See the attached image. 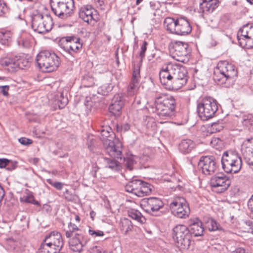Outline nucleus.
<instances>
[{
    "instance_id": "obj_1",
    "label": "nucleus",
    "mask_w": 253,
    "mask_h": 253,
    "mask_svg": "<svg viewBox=\"0 0 253 253\" xmlns=\"http://www.w3.org/2000/svg\"><path fill=\"white\" fill-rule=\"evenodd\" d=\"M159 76L161 84L169 90L180 89L186 84L188 80L186 68L177 64L169 63L164 66Z\"/></svg>"
},
{
    "instance_id": "obj_2",
    "label": "nucleus",
    "mask_w": 253,
    "mask_h": 253,
    "mask_svg": "<svg viewBox=\"0 0 253 253\" xmlns=\"http://www.w3.org/2000/svg\"><path fill=\"white\" fill-rule=\"evenodd\" d=\"M159 76L161 84L169 90L180 89L186 84L188 80L186 68L177 64L169 63L164 66Z\"/></svg>"
},
{
    "instance_id": "obj_3",
    "label": "nucleus",
    "mask_w": 253,
    "mask_h": 253,
    "mask_svg": "<svg viewBox=\"0 0 253 253\" xmlns=\"http://www.w3.org/2000/svg\"><path fill=\"white\" fill-rule=\"evenodd\" d=\"M238 76L237 68L226 60L219 61L213 70V79L218 84L230 87Z\"/></svg>"
},
{
    "instance_id": "obj_4",
    "label": "nucleus",
    "mask_w": 253,
    "mask_h": 253,
    "mask_svg": "<svg viewBox=\"0 0 253 253\" xmlns=\"http://www.w3.org/2000/svg\"><path fill=\"white\" fill-rule=\"evenodd\" d=\"M155 104L157 112L160 117L169 118L174 116L176 100L172 95L160 94L155 98Z\"/></svg>"
},
{
    "instance_id": "obj_5",
    "label": "nucleus",
    "mask_w": 253,
    "mask_h": 253,
    "mask_svg": "<svg viewBox=\"0 0 253 253\" xmlns=\"http://www.w3.org/2000/svg\"><path fill=\"white\" fill-rule=\"evenodd\" d=\"M164 25L167 31L178 35H186L192 31L189 22L184 17H179L176 19L167 17L165 19Z\"/></svg>"
},
{
    "instance_id": "obj_6",
    "label": "nucleus",
    "mask_w": 253,
    "mask_h": 253,
    "mask_svg": "<svg viewBox=\"0 0 253 253\" xmlns=\"http://www.w3.org/2000/svg\"><path fill=\"white\" fill-rule=\"evenodd\" d=\"M217 110V102L212 98L204 97L197 102V113L203 120H208L214 117Z\"/></svg>"
},
{
    "instance_id": "obj_7",
    "label": "nucleus",
    "mask_w": 253,
    "mask_h": 253,
    "mask_svg": "<svg viewBox=\"0 0 253 253\" xmlns=\"http://www.w3.org/2000/svg\"><path fill=\"white\" fill-rule=\"evenodd\" d=\"M170 55L175 60L182 63L189 61L191 49L188 44L180 41L171 42L169 45Z\"/></svg>"
},
{
    "instance_id": "obj_8",
    "label": "nucleus",
    "mask_w": 253,
    "mask_h": 253,
    "mask_svg": "<svg viewBox=\"0 0 253 253\" xmlns=\"http://www.w3.org/2000/svg\"><path fill=\"white\" fill-rule=\"evenodd\" d=\"M222 168L227 173H237L241 169L242 162L238 153L231 151L224 152L222 157Z\"/></svg>"
},
{
    "instance_id": "obj_9",
    "label": "nucleus",
    "mask_w": 253,
    "mask_h": 253,
    "mask_svg": "<svg viewBox=\"0 0 253 253\" xmlns=\"http://www.w3.org/2000/svg\"><path fill=\"white\" fill-rule=\"evenodd\" d=\"M50 6L54 14L59 17L70 16L75 9L74 0H50Z\"/></svg>"
},
{
    "instance_id": "obj_10",
    "label": "nucleus",
    "mask_w": 253,
    "mask_h": 253,
    "mask_svg": "<svg viewBox=\"0 0 253 253\" xmlns=\"http://www.w3.org/2000/svg\"><path fill=\"white\" fill-rule=\"evenodd\" d=\"M172 236L179 248L184 249L188 248L190 246V234L185 225H176L173 229Z\"/></svg>"
},
{
    "instance_id": "obj_11",
    "label": "nucleus",
    "mask_w": 253,
    "mask_h": 253,
    "mask_svg": "<svg viewBox=\"0 0 253 253\" xmlns=\"http://www.w3.org/2000/svg\"><path fill=\"white\" fill-rule=\"evenodd\" d=\"M173 215L179 218H186L190 213V208L186 200L182 197H175L169 205Z\"/></svg>"
},
{
    "instance_id": "obj_12",
    "label": "nucleus",
    "mask_w": 253,
    "mask_h": 253,
    "mask_svg": "<svg viewBox=\"0 0 253 253\" xmlns=\"http://www.w3.org/2000/svg\"><path fill=\"white\" fill-rule=\"evenodd\" d=\"M125 189L138 197H143L151 193V185L140 180L135 179L128 182Z\"/></svg>"
},
{
    "instance_id": "obj_13",
    "label": "nucleus",
    "mask_w": 253,
    "mask_h": 253,
    "mask_svg": "<svg viewBox=\"0 0 253 253\" xmlns=\"http://www.w3.org/2000/svg\"><path fill=\"white\" fill-rule=\"evenodd\" d=\"M237 37L240 45L243 48H253V24H246L240 28Z\"/></svg>"
},
{
    "instance_id": "obj_14",
    "label": "nucleus",
    "mask_w": 253,
    "mask_h": 253,
    "mask_svg": "<svg viewBox=\"0 0 253 253\" xmlns=\"http://www.w3.org/2000/svg\"><path fill=\"white\" fill-rule=\"evenodd\" d=\"M104 146L110 157L122 160L123 145L119 138H115L113 140L106 139L104 142Z\"/></svg>"
},
{
    "instance_id": "obj_15",
    "label": "nucleus",
    "mask_w": 253,
    "mask_h": 253,
    "mask_svg": "<svg viewBox=\"0 0 253 253\" xmlns=\"http://www.w3.org/2000/svg\"><path fill=\"white\" fill-rule=\"evenodd\" d=\"M79 16L84 21L91 25H94L100 19L98 11L89 5H84L80 8Z\"/></svg>"
},
{
    "instance_id": "obj_16",
    "label": "nucleus",
    "mask_w": 253,
    "mask_h": 253,
    "mask_svg": "<svg viewBox=\"0 0 253 253\" xmlns=\"http://www.w3.org/2000/svg\"><path fill=\"white\" fill-rule=\"evenodd\" d=\"M231 181L229 178L224 174L215 175L211 179V185L219 193L226 191L230 186Z\"/></svg>"
},
{
    "instance_id": "obj_17",
    "label": "nucleus",
    "mask_w": 253,
    "mask_h": 253,
    "mask_svg": "<svg viewBox=\"0 0 253 253\" xmlns=\"http://www.w3.org/2000/svg\"><path fill=\"white\" fill-rule=\"evenodd\" d=\"M202 172L206 175L213 174L216 169V163L212 156H203L198 163Z\"/></svg>"
},
{
    "instance_id": "obj_18",
    "label": "nucleus",
    "mask_w": 253,
    "mask_h": 253,
    "mask_svg": "<svg viewBox=\"0 0 253 253\" xmlns=\"http://www.w3.org/2000/svg\"><path fill=\"white\" fill-rule=\"evenodd\" d=\"M141 206L147 212L156 211L164 206L162 201L159 198L150 197L141 201Z\"/></svg>"
},
{
    "instance_id": "obj_19",
    "label": "nucleus",
    "mask_w": 253,
    "mask_h": 253,
    "mask_svg": "<svg viewBox=\"0 0 253 253\" xmlns=\"http://www.w3.org/2000/svg\"><path fill=\"white\" fill-rule=\"evenodd\" d=\"M61 42L65 43L67 48L74 52H78L82 48V43L79 37L76 36H67L63 37Z\"/></svg>"
},
{
    "instance_id": "obj_20",
    "label": "nucleus",
    "mask_w": 253,
    "mask_h": 253,
    "mask_svg": "<svg viewBox=\"0 0 253 253\" xmlns=\"http://www.w3.org/2000/svg\"><path fill=\"white\" fill-rule=\"evenodd\" d=\"M124 105L125 100L122 94H116L114 95L109 107L110 112L115 116H120Z\"/></svg>"
},
{
    "instance_id": "obj_21",
    "label": "nucleus",
    "mask_w": 253,
    "mask_h": 253,
    "mask_svg": "<svg viewBox=\"0 0 253 253\" xmlns=\"http://www.w3.org/2000/svg\"><path fill=\"white\" fill-rule=\"evenodd\" d=\"M241 151L245 159L253 165V138L247 139L243 142Z\"/></svg>"
},
{
    "instance_id": "obj_22",
    "label": "nucleus",
    "mask_w": 253,
    "mask_h": 253,
    "mask_svg": "<svg viewBox=\"0 0 253 253\" xmlns=\"http://www.w3.org/2000/svg\"><path fill=\"white\" fill-rule=\"evenodd\" d=\"M140 78L139 68L134 69L131 81L127 87L128 95L132 96L137 93L139 88Z\"/></svg>"
},
{
    "instance_id": "obj_23",
    "label": "nucleus",
    "mask_w": 253,
    "mask_h": 253,
    "mask_svg": "<svg viewBox=\"0 0 253 253\" xmlns=\"http://www.w3.org/2000/svg\"><path fill=\"white\" fill-rule=\"evenodd\" d=\"M43 15L42 14L34 15L32 17V28L40 34H43L47 32L46 24L43 21Z\"/></svg>"
},
{
    "instance_id": "obj_24",
    "label": "nucleus",
    "mask_w": 253,
    "mask_h": 253,
    "mask_svg": "<svg viewBox=\"0 0 253 253\" xmlns=\"http://www.w3.org/2000/svg\"><path fill=\"white\" fill-rule=\"evenodd\" d=\"M52 100L54 110L64 108L68 102V98L64 95L62 89H59L55 94H53Z\"/></svg>"
},
{
    "instance_id": "obj_25",
    "label": "nucleus",
    "mask_w": 253,
    "mask_h": 253,
    "mask_svg": "<svg viewBox=\"0 0 253 253\" xmlns=\"http://www.w3.org/2000/svg\"><path fill=\"white\" fill-rule=\"evenodd\" d=\"M83 236L82 234H75L74 237L70 239L69 244L71 250L75 252H80L83 250V244L81 240Z\"/></svg>"
},
{
    "instance_id": "obj_26",
    "label": "nucleus",
    "mask_w": 253,
    "mask_h": 253,
    "mask_svg": "<svg viewBox=\"0 0 253 253\" xmlns=\"http://www.w3.org/2000/svg\"><path fill=\"white\" fill-rule=\"evenodd\" d=\"M219 3V0H202L200 9L203 12H212L218 7Z\"/></svg>"
},
{
    "instance_id": "obj_27",
    "label": "nucleus",
    "mask_w": 253,
    "mask_h": 253,
    "mask_svg": "<svg viewBox=\"0 0 253 253\" xmlns=\"http://www.w3.org/2000/svg\"><path fill=\"white\" fill-rule=\"evenodd\" d=\"M36 61L40 71L47 72V58L45 51L40 52L37 55Z\"/></svg>"
},
{
    "instance_id": "obj_28",
    "label": "nucleus",
    "mask_w": 253,
    "mask_h": 253,
    "mask_svg": "<svg viewBox=\"0 0 253 253\" xmlns=\"http://www.w3.org/2000/svg\"><path fill=\"white\" fill-rule=\"evenodd\" d=\"M190 231L195 236H200L204 231L202 222L198 218L190 220Z\"/></svg>"
},
{
    "instance_id": "obj_29",
    "label": "nucleus",
    "mask_w": 253,
    "mask_h": 253,
    "mask_svg": "<svg viewBox=\"0 0 253 253\" xmlns=\"http://www.w3.org/2000/svg\"><path fill=\"white\" fill-rule=\"evenodd\" d=\"M60 64L59 57L54 53H50L48 55V72L56 71Z\"/></svg>"
},
{
    "instance_id": "obj_30",
    "label": "nucleus",
    "mask_w": 253,
    "mask_h": 253,
    "mask_svg": "<svg viewBox=\"0 0 253 253\" xmlns=\"http://www.w3.org/2000/svg\"><path fill=\"white\" fill-rule=\"evenodd\" d=\"M49 244L52 245H56L57 248L59 246H63L62 237L59 232L53 231L48 235V246H49Z\"/></svg>"
},
{
    "instance_id": "obj_31",
    "label": "nucleus",
    "mask_w": 253,
    "mask_h": 253,
    "mask_svg": "<svg viewBox=\"0 0 253 253\" xmlns=\"http://www.w3.org/2000/svg\"><path fill=\"white\" fill-rule=\"evenodd\" d=\"M194 147V143L190 139L183 140L179 144V150L183 153H189Z\"/></svg>"
},
{
    "instance_id": "obj_32",
    "label": "nucleus",
    "mask_w": 253,
    "mask_h": 253,
    "mask_svg": "<svg viewBox=\"0 0 253 253\" xmlns=\"http://www.w3.org/2000/svg\"><path fill=\"white\" fill-rule=\"evenodd\" d=\"M127 213L129 217L141 223H143L145 221V217L143 216L141 213L137 210L133 209H129L127 211Z\"/></svg>"
},
{
    "instance_id": "obj_33",
    "label": "nucleus",
    "mask_w": 253,
    "mask_h": 253,
    "mask_svg": "<svg viewBox=\"0 0 253 253\" xmlns=\"http://www.w3.org/2000/svg\"><path fill=\"white\" fill-rule=\"evenodd\" d=\"M15 69L18 68L19 69H23L25 67H27L29 66V62L27 59L23 56H17L15 57L14 61Z\"/></svg>"
},
{
    "instance_id": "obj_34",
    "label": "nucleus",
    "mask_w": 253,
    "mask_h": 253,
    "mask_svg": "<svg viewBox=\"0 0 253 253\" xmlns=\"http://www.w3.org/2000/svg\"><path fill=\"white\" fill-rule=\"evenodd\" d=\"M79 228L74 223L70 222L68 224V230L66 232L65 235L67 238L74 237L77 231H80Z\"/></svg>"
},
{
    "instance_id": "obj_35",
    "label": "nucleus",
    "mask_w": 253,
    "mask_h": 253,
    "mask_svg": "<svg viewBox=\"0 0 253 253\" xmlns=\"http://www.w3.org/2000/svg\"><path fill=\"white\" fill-rule=\"evenodd\" d=\"M14 61L15 58L4 57L0 59V64L3 67L15 69Z\"/></svg>"
},
{
    "instance_id": "obj_36",
    "label": "nucleus",
    "mask_w": 253,
    "mask_h": 253,
    "mask_svg": "<svg viewBox=\"0 0 253 253\" xmlns=\"http://www.w3.org/2000/svg\"><path fill=\"white\" fill-rule=\"evenodd\" d=\"M206 228L210 231H214L219 230L220 226L214 220L209 219L206 222Z\"/></svg>"
},
{
    "instance_id": "obj_37",
    "label": "nucleus",
    "mask_w": 253,
    "mask_h": 253,
    "mask_svg": "<svg viewBox=\"0 0 253 253\" xmlns=\"http://www.w3.org/2000/svg\"><path fill=\"white\" fill-rule=\"evenodd\" d=\"M130 226H131V221L129 220L126 218L121 219L120 227L122 230L126 233L130 230Z\"/></svg>"
},
{
    "instance_id": "obj_38",
    "label": "nucleus",
    "mask_w": 253,
    "mask_h": 253,
    "mask_svg": "<svg viewBox=\"0 0 253 253\" xmlns=\"http://www.w3.org/2000/svg\"><path fill=\"white\" fill-rule=\"evenodd\" d=\"M135 156L132 155L125 158L124 161L126 162V166L129 170L133 169V165L135 163Z\"/></svg>"
},
{
    "instance_id": "obj_39",
    "label": "nucleus",
    "mask_w": 253,
    "mask_h": 253,
    "mask_svg": "<svg viewBox=\"0 0 253 253\" xmlns=\"http://www.w3.org/2000/svg\"><path fill=\"white\" fill-rule=\"evenodd\" d=\"M210 143L211 147L217 150L221 149L223 146L222 141L217 137L212 138Z\"/></svg>"
},
{
    "instance_id": "obj_40",
    "label": "nucleus",
    "mask_w": 253,
    "mask_h": 253,
    "mask_svg": "<svg viewBox=\"0 0 253 253\" xmlns=\"http://www.w3.org/2000/svg\"><path fill=\"white\" fill-rule=\"evenodd\" d=\"M242 122L243 125L247 127L253 126V115L249 114L244 115Z\"/></svg>"
},
{
    "instance_id": "obj_41",
    "label": "nucleus",
    "mask_w": 253,
    "mask_h": 253,
    "mask_svg": "<svg viewBox=\"0 0 253 253\" xmlns=\"http://www.w3.org/2000/svg\"><path fill=\"white\" fill-rule=\"evenodd\" d=\"M11 36L10 32L4 33L1 38L2 43L8 45L11 42Z\"/></svg>"
},
{
    "instance_id": "obj_42",
    "label": "nucleus",
    "mask_w": 253,
    "mask_h": 253,
    "mask_svg": "<svg viewBox=\"0 0 253 253\" xmlns=\"http://www.w3.org/2000/svg\"><path fill=\"white\" fill-rule=\"evenodd\" d=\"M47 239V235H46L44 237V239L41 244L38 253H47V243H46V241Z\"/></svg>"
},
{
    "instance_id": "obj_43",
    "label": "nucleus",
    "mask_w": 253,
    "mask_h": 253,
    "mask_svg": "<svg viewBox=\"0 0 253 253\" xmlns=\"http://www.w3.org/2000/svg\"><path fill=\"white\" fill-rule=\"evenodd\" d=\"M20 201L21 202H24L27 203H31L35 205L38 204V202L35 200L34 197L32 195H28L20 198Z\"/></svg>"
},
{
    "instance_id": "obj_44",
    "label": "nucleus",
    "mask_w": 253,
    "mask_h": 253,
    "mask_svg": "<svg viewBox=\"0 0 253 253\" xmlns=\"http://www.w3.org/2000/svg\"><path fill=\"white\" fill-rule=\"evenodd\" d=\"M18 45L24 47H28L30 45L29 41L23 37L19 38L17 41Z\"/></svg>"
},
{
    "instance_id": "obj_45",
    "label": "nucleus",
    "mask_w": 253,
    "mask_h": 253,
    "mask_svg": "<svg viewBox=\"0 0 253 253\" xmlns=\"http://www.w3.org/2000/svg\"><path fill=\"white\" fill-rule=\"evenodd\" d=\"M89 235L92 236L93 238H95L96 237H101L104 236V232L100 230L95 231L92 229H89L88 230Z\"/></svg>"
},
{
    "instance_id": "obj_46",
    "label": "nucleus",
    "mask_w": 253,
    "mask_h": 253,
    "mask_svg": "<svg viewBox=\"0 0 253 253\" xmlns=\"http://www.w3.org/2000/svg\"><path fill=\"white\" fill-rule=\"evenodd\" d=\"M7 11L8 8L5 2L2 0H0V16H2Z\"/></svg>"
},
{
    "instance_id": "obj_47",
    "label": "nucleus",
    "mask_w": 253,
    "mask_h": 253,
    "mask_svg": "<svg viewBox=\"0 0 253 253\" xmlns=\"http://www.w3.org/2000/svg\"><path fill=\"white\" fill-rule=\"evenodd\" d=\"M148 45V43L146 41H144L143 43L141 46V51L139 53V56L140 57V61H142L143 58L145 56V53L147 50V46Z\"/></svg>"
},
{
    "instance_id": "obj_48",
    "label": "nucleus",
    "mask_w": 253,
    "mask_h": 253,
    "mask_svg": "<svg viewBox=\"0 0 253 253\" xmlns=\"http://www.w3.org/2000/svg\"><path fill=\"white\" fill-rule=\"evenodd\" d=\"M62 246H59L57 248L56 245H52L49 244L48 246V253H58L61 249Z\"/></svg>"
},
{
    "instance_id": "obj_49",
    "label": "nucleus",
    "mask_w": 253,
    "mask_h": 253,
    "mask_svg": "<svg viewBox=\"0 0 253 253\" xmlns=\"http://www.w3.org/2000/svg\"><path fill=\"white\" fill-rule=\"evenodd\" d=\"M19 142L22 145L28 146L32 144L33 141L32 139L26 137H21L19 139Z\"/></svg>"
},
{
    "instance_id": "obj_50",
    "label": "nucleus",
    "mask_w": 253,
    "mask_h": 253,
    "mask_svg": "<svg viewBox=\"0 0 253 253\" xmlns=\"http://www.w3.org/2000/svg\"><path fill=\"white\" fill-rule=\"evenodd\" d=\"M16 167L17 162H13L9 160V162L7 163V166H6L5 169L9 171H11L14 169Z\"/></svg>"
},
{
    "instance_id": "obj_51",
    "label": "nucleus",
    "mask_w": 253,
    "mask_h": 253,
    "mask_svg": "<svg viewBox=\"0 0 253 253\" xmlns=\"http://www.w3.org/2000/svg\"><path fill=\"white\" fill-rule=\"evenodd\" d=\"M108 167L111 169H117L119 166V163L113 160H110L108 162Z\"/></svg>"
},
{
    "instance_id": "obj_52",
    "label": "nucleus",
    "mask_w": 253,
    "mask_h": 253,
    "mask_svg": "<svg viewBox=\"0 0 253 253\" xmlns=\"http://www.w3.org/2000/svg\"><path fill=\"white\" fill-rule=\"evenodd\" d=\"M0 88H1V92L4 96H7L8 95V90L9 89L8 85L1 86Z\"/></svg>"
},
{
    "instance_id": "obj_53",
    "label": "nucleus",
    "mask_w": 253,
    "mask_h": 253,
    "mask_svg": "<svg viewBox=\"0 0 253 253\" xmlns=\"http://www.w3.org/2000/svg\"><path fill=\"white\" fill-rule=\"evenodd\" d=\"M48 183H50L53 185L55 188L58 190H61L63 187V184L60 182H52L49 179H48Z\"/></svg>"
},
{
    "instance_id": "obj_54",
    "label": "nucleus",
    "mask_w": 253,
    "mask_h": 253,
    "mask_svg": "<svg viewBox=\"0 0 253 253\" xmlns=\"http://www.w3.org/2000/svg\"><path fill=\"white\" fill-rule=\"evenodd\" d=\"M246 225L248 226V232L251 233L253 234V221H247L246 222Z\"/></svg>"
},
{
    "instance_id": "obj_55",
    "label": "nucleus",
    "mask_w": 253,
    "mask_h": 253,
    "mask_svg": "<svg viewBox=\"0 0 253 253\" xmlns=\"http://www.w3.org/2000/svg\"><path fill=\"white\" fill-rule=\"evenodd\" d=\"M9 162V160L2 158L0 159V168H5L7 166V163Z\"/></svg>"
},
{
    "instance_id": "obj_56",
    "label": "nucleus",
    "mask_w": 253,
    "mask_h": 253,
    "mask_svg": "<svg viewBox=\"0 0 253 253\" xmlns=\"http://www.w3.org/2000/svg\"><path fill=\"white\" fill-rule=\"evenodd\" d=\"M248 206L249 209L252 211H253V195L250 199L248 203Z\"/></svg>"
},
{
    "instance_id": "obj_57",
    "label": "nucleus",
    "mask_w": 253,
    "mask_h": 253,
    "mask_svg": "<svg viewBox=\"0 0 253 253\" xmlns=\"http://www.w3.org/2000/svg\"><path fill=\"white\" fill-rule=\"evenodd\" d=\"M230 253H246V252L245 249L243 248H238Z\"/></svg>"
},
{
    "instance_id": "obj_58",
    "label": "nucleus",
    "mask_w": 253,
    "mask_h": 253,
    "mask_svg": "<svg viewBox=\"0 0 253 253\" xmlns=\"http://www.w3.org/2000/svg\"><path fill=\"white\" fill-rule=\"evenodd\" d=\"M151 155V152L149 148H146L144 150V153L143 154L142 158H144L145 157H150Z\"/></svg>"
},
{
    "instance_id": "obj_59",
    "label": "nucleus",
    "mask_w": 253,
    "mask_h": 253,
    "mask_svg": "<svg viewBox=\"0 0 253 253\" xmlns=\"http://www.w3.org/2000/svg\"><path fill=\"white\" fill-rule=\"evenodd\" d=\"M72 214L75 216V219L77 222L80 223L81 221V218L78 214L75 212H73Z\"/></svg>"
},
{
    "instance_id": "obj_60",
    "label": "nucleus",
    "mask_w": 253,
    "mask_h": 253,
    "mask_svg": "<svg viewBox=\"0 0 253 253\" xmlns=\"http://www.w3.org/2000/svg\"><path fill=\"white\" fill-rule=\"evenodd\" d=\"M95 215L96 213L94 211H92L90 212V217L91 218L92 220H94V216H95Z\"/></svg>"
},
{
    "instance_id": "obj_61",
    "label": "nucleus",
    "mask_w": 253,
    "mask_h": 253,
    "mask_svg": "<svg viewBox=\"0 0 253 253\" xmlns=\"http://www.w3.org/2000/svg\"><path fill=\"white\" fill-rule=\"evenodd\" d=\"M0 194L1 195H5V192L3 187L0 185Z\"/></svg>"
},
{
    "instance_id": "obj_62",
    "label": "nucleus",
    "mask_w": 253,
    "mask_h": 253,
    "mask_svg": "<svg viewBox=\"0 0 253 253\" xmlns=\"http://www.w3.org/2000/svg\"><path fill=\"white\" fill-rule=\"evenodd\" d=\"M4 196V195H1L0 194V204H1V202L3 198V197Z\"/></svg>"
},
{
    "instance_id": "obj_63",
    "label": "nucleus",
    "mask_w": 253,
    "mask_h": 253,
    "mask_svg": "<svg viewBox=\"0 0 253 253\" xmlns=\"http://www.w3.org/2000/svg\"><path fill=\"white\" fill-rule=\"evenodd\" d=\"M143 0H136V5H138V4H139V3H140V2H141Z\"/></svg>"
},
{
    "instance_id": "obj_64",
    "label": "nucleus",
    "mask_w": 253,
    "mask_h": 253,
    "mask_svg": "<svg viewBox=\"0 0 253 253\" xmlns=\"http://www.w3.org/2000/svg\"><path fill=\"white\" fill-rule=\"evenodd\" d=\"M251 4H253V0H246Z\"/></svg>"
}]
</instances>
